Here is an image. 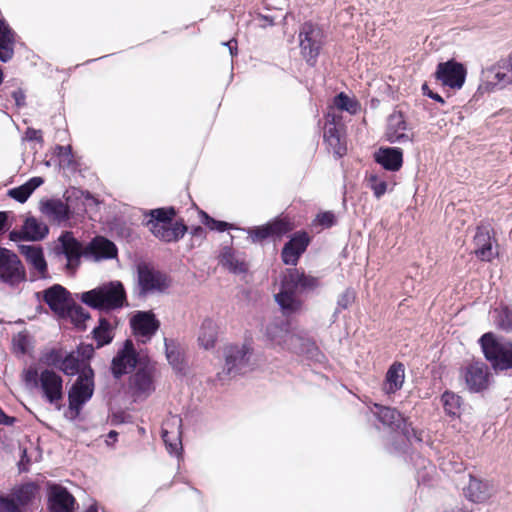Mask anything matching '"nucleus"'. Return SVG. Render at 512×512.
I'll return each mask as SVG.
<instances>
[{
    "label": "nucleus",
    "mask_w": 512,
    "mask_h": 512,
    "mask_svg": "<svg viewBox=\"0 0 512 512\" xmlns=\"http://www.w3.org/2000/svg\"><path fill=\"white\" fill-rule=\"evenodd\" d=\"M23 227L26 240L28 241H41L49 233V227L34 216L27 217L23 223Z\"/></svg>",
    "instance_id": "36"
},
{
    "label": "nucleus",
    "mask_w": 512,
    "mask_h": 512,
    "mask_svg": "<svg viewBox=\"0 0 512 512\" xmlns=\"http://www.w3.org/2000/svg\"><path fill=\"white\" fill-rule=\"evenodd\" d=\"M466 74V68L462 63L448 60L437 65L435 77L445 87L460 89L465 83Z\"/></svg>",
    "instance_id": "14"
},
{
    "label": "nucleus",
    "mask_w": 512,
    "mask_h": 512,
    "mask_svg": "<svg viewBox=\"0 0 512 512\" xmlns=\"http://www.w3.org/2000/svg\"><path fill=\"white\" fill-rule=\"evenodd\" d=\"M36 486L32 483H26L16 488L12 495L18 505L25 506L29 504L35 496Z\"/></svg>",
    "instance_id": "41"
},
{
    "label": "nucleus",
    "mask_w": 512,
    "mask_h": 512,
    "mask_svg": "<svg viewBox=\"0 0 512 512\" xmlns=\"http://www.w3.org/2000/svg\"><path fill=\"white\" fill-rule=\"evenodd\" d=\"M35 296L38 300L43 301L56 314H64L68 307L70 293L60 284H54L51 287L36 292Z\"/></svg>",
    "instance_id": "20"
},
{
    "label": "nucleus",
    "mask_w": 512,
    "mask_h": 512,
    "mask_svg": "<svg viewBox=\"0 0 512 512\" xmlns=\"http://www.w3.org/2000/svg\"><path fill=\"white\" fill-rule=\"evenodd\" d=\"M170 286L169 277L146 263L137 266L138 296L145 298L148 295L161 294Z\"/></svg>",
    "instance_id": "8"
},
{
    "label": "nucleus",
    "mask_w": 512,
    "mask_h": 512,
    "mask_svg": "<svg viewBox=\"0 0 512 512\" xmlns=\"http://www.w3.org/2000/svg\"><path fill=\"white\" fill-rule=\"evenodd\" d=\"M405 380V367L400 362L393 363L386 372L383 391L386 394H394L400 390Z\"/></svg>",
    "instance_id": "31"
},
{
    "label": "nucleus",
    "mask_w": 512,
    "mask_h": 512,
    "mask_svg": "<svg viewBox=\"0 0 512 512\" xmlns=\"http://www.w3.org/2000/svg\"><path fill=\"white\" fill-rule=\"evenodd\" d=\"M93 335L97 341V347L109 344L113 339L110 322L105 318H100L98 326L93 329Z\"/></svg>",
    "instance_id": "40"
},
{
    "label": "nucleus",
    "mask_w": 512,
    "mask_h": 512,
    "mask_svg": "<svg viewBox=\"0 0 512 512\" xmlns=\"http://www.w3.org/2000/svg\"><path fill=\"white\" fill-rule=\"evenodd\" d=\"M323 137L336 157H342L346 153V145L338 128L336 115H327Z\"/></svg>",
    "instance_id": "24"
},
{
    "label": "nucleus",
    "mask_w": 512,
    "mask_h": 512,
    "mask_svg": "<svg viewBox=\"0 0 512 512\" xmlns=\"http://www.w3.org/2000/svg\"><path fill=\"white\" fill-rule=\"evenodd\" d=\"M84 247L85 258L95 262L115 259L118 255L117 246L104 236L94 237Z\"/></svg>",
    "instance_id": "17"
},
{
    "label": "nucleus",
    "mask_w": 512,
    "mask_h": 512,
    "mask_svg": "<svg viewBox=\"0 0 512 512\" xmlns=\"http://www.w3.org/2000/svg\"><path fill=\"white\" fill-rule=\"evenodd\" d=\"M23 381L26 386L30 388H38L40 383V373L37 368L31 366L25 369L23 372Z\"/></svg>",
    "instance_id": "50"
},
{
    "label": "nucleus",
    "mask_w": 512,
    "mask_h": 512,
    "mask_svg": "<svg viewBox=\"0 0 512 512\" xmlns=\"http://www.w3.org/2000/svg\"><path fill=\"white\" fill-rule=\"evenodd\" d=\"M175 215L173 207L152 209L146 213L149 219L145 225L157 239L167 243L177 242L183 238L188 227L182 221L173 222Z\"/></svg>",
    "instance_id": "2"
},
{
    "label": "nucleus",
    "mask_w": 512,
    "mask_h": 512,
    "mask_svg": "<svg viewBox=\"0 0 512 512\" xmlns=\"http://www.w3.org/2000/svg\"><path fill=\"white\" fill-rule=\"evenodd\" d=\"M202 222L210 230H215L218 232H224L225 230L232 228V226L227 222L216 220L205 212H202Z\"/></svg>",
    "instance_id": "48"
},
{
    "label": "nucleus",
    "mask_w": 512,
    "mask_h": 512,
    "mask_svg": "<svg viewBox=\"0 0 512 512\" xmlns=\"http://www.w3.org/2000/svg\"><path fill=\"white\" fill-rule=\"evenodd\" d=\"M310 238L305 231L294 233L290 240L284 244L281 259L284 264L296 266L301 255L306 251Z\"/></svg>",
    "instance_id": "18"
},
{
    "label": "nucleus",
    "mask_w": 512,
    "mask_h": 512,
    "mask_svg": "<svg viewBox=\"0 0 512 512\" xmlns=\"http://www.w3.org/2000/svg\"><path fill=\"white\" fill-rule=\"evenodd\" d=\"M253 349L250 345L227 344L223 348L224 366L217 373L216 380L224 385L228 380L238 375H244L255 368L252 361Z\"/></svg>",
    "instance_id": "3"
},
{
    "label": "nucleus",
    "mask_w": 512,
    "mask_h": 512,
    "mask_svg": "<svg viewBox=\"0 0 512 512\" xmlns=\"http://www.w3.org/2000/svg\"><path fill=\"white\" fill-rule=\"evenodd\" d=\"M73 313L77 321L84 322L89 318V313L81 306L76 307Z\"/></svg>",
    "instance_id": "61"
},
{
    "label": "nucleus",
    "mask_w": 512,
    "mask_h": 512,
    "mask_svg": "<svg viewBox=\"0 0 512 512\" xmlns=\"http://www.w3.org/2000/svg\"><path fill=\"white\" fill-rule=\"evenodd\" d=\"M301 54L310 66H314L323 45V31L311 22H305L299 30Z\"/></svg>",
    "instance_id": "9"
},
{
    "label": "nucleus",
    "mask_w": 512,
    "mask_h": 512,
    "mask_svg": "<svg viewBox=\"0 0 512 512\" xmlns=\"http://www.w3.org/2000/svg\"><path fill=\"white\" fill-rule=\"evenodd\" d=\"M80 300L93 309L114 310L124 305L126 293L121 282L112 281L83 292Z\"/></svg>",
    "instance_id": "4"
},
{
    "label": "nucleus",
    "mask_w": 512,
    "mask_h": 512,
    "mask_svg": "<svg viewBox=\"0 0 512 512\" xmlns=\"http://www.w3.org/2000/svg\"><path fill=\"white\" fill-rule=\"evenodd\" d=\"M355 299L354 291L351 289H347L343 292L337 300V306L340 309H347Z\"/></svg>",
    "instance_id": "52"
},
{
    "label": "nucleus",
    "mask_w": 512,
    "mask_h": 512,
    "mask_svg": "<svg viewBox=\"0 0 512 512\" xmlns=\"http://www.w3.org/2000/svg\"><path fill=\"white\" fill-rule=\"evenodd\" d=\"M290 323L285 320H274L267 324L265 328V336L273 347L281 350L299 348L293 343L294 340H303L301 334H291Z\"/></svg>",
    "instance_id": "11"
},
{
    "label": "nucleus",
    "mask_w": 512,
    "mask_h": 512,
    "mask_svg": "<svg viewBox=\"0 0 512 512\" xmlns=\"http://www.w3.org/2000/svg\"><path fill=\"white\" fill-rule=\"evenodd\" d=\"M131 388L137 397H148L155 390L150 371L147 369H139L131 377Z\"/></svg>",
    "instance_id": "32"
},
{
    "label": "nucleus",
    "mask_w": 512,
    "mask_h": 512,
    "mask_svg": "<svg viewBox=\"0 0 512 512\" xmlns=\"http://www.w3.org/2000/svg\"><path fill=\"white\" fill-rule=\"evenodd\" d=\"M63 359L61 349L52 348L42 352L40 356V362L46 366L59 368Z\"/></svg>",
    "instance_id": "43"
},
{
    "label": "nucleus",
    "mask_w": 512,
    "mask_h": 512,
    "mask_svg": "<svg viewBox=\"0 0 512 512\" xmlns=\"http://www.w3.org/2000/svg\"><path fill=\"white\" fill-rule=\"evenodd\" d=\"M192 237L199 241H202L206 237V231L202 226H194L190 231Z\"/></svg>",
    "instance_id": "58"
},
{
    "label": "nucleus",
    "mask_w": 512,
    "mask_h": 512,
    "mask_svg": "<svg viewBox=\"0 0 512 512\" xmlns=\"http://www.w3.org/2000/svg\"><path fill=\"white\" fill-rule=\"evenodd\" d=\"M320 279L297 268H289L281 283V290L275 295V300L285 315L297 312L302 302L296 292H311L319 288Z\"/></svg>",
    "instance_id": "1"
},
{
    "label": "nucleus",
    "mask_w": 512,
    "mask_h": 512,
    "mask_svg": "<svg viewBox=\"0 0 512 512\" xmlns=\"http://www.w3.org/2000/svg\"><path fill=\"white\" fill-rule=\"evenodd\" d=\"M0 279L10 286H16L26 279V271L19 257L3 247H0Z\"/></svg>",
    "instance_id": "12"
},
{
    "label": "nucleus",
    "mask_w": 512,
    "mask_h": 512,
    "mask_svg": "<svg viewBox=\"0 0 512 512\" xmlns=\"http://www.w3.org/2000/svg\"><path fill=\"white\" fill-rule=\"evenodd\" d=\"M43 183L44 180L42 177H32L23 185L10 189L8 195L19 203H24L28 200L30 195Z\"/></svg>",
    "instance_id": "38"
},
{
    "label": "nucleus",
    "mask_w": 512,
    "mask_h": 512,
    "mask_svg": "<svg viewBox=\"0 0 512 512\" xmlns=\"http://www.w3.org/2000/svg\"><path fill=\"white\" fill-rule=\"evenodd\" d=\"M48 502L50 512H73L75 498L65 487L54 485L50 488Z\"/></svg>",
    "instance_id": "28"
},
{
    "label": "nucleus",
    "mask_w": 512,
    "mask_h": 512,
    "mask_svg": "<svg viewBox=\"0 0 512 512\" xmlns=\"http://www.w3.org/2000/svg\"><path fill=\"white\" fill-rule=\"evenodd\" d=\"M422 90H423V94L428 96L429 98H431L437 102L444 103V99L439 94L431 91L427 84H424L422 86Z\"/></svg>",
    "instance_id": "60"
},
{
    "label": "nucleus",
    "mask_w": 512,
    "mask_h": 512,
    "mask_svg": "<svg viewBox=\"0 0 512 512\" xmlns=\"http://www.w3.org/2000/svg\"><path fill=\"white\" fill-rule=\"evenodd\" d=\"M25 139L28 141L43 142L41 131L34 128H27L25 132Z\"/></svg>",
    "instance_id": "55"
},
{
    "label": "nucleus",
    "mask_w": 512,
    "mask_h": 512,
    "mask_svg": "<svg viewBox=\"0 0 512 512\" xmlns=\"http://www.w3.org/2000/svg\"><path fill=\"white\" fill-rule=\"evenodd\" d=\"M258 18L261 21L259 26L262 27V28H266L268 26L274 25V17H272V16H267V15H261L260 14Z\"/></svg>",
    "instance_id": "62"
},
{
    "label": "nucleus",
    "mask_w": 512,
    "mask_h": 512,
    "mask_svg": "<svg viewBox=\"0 0 512 512\" xmlns=\"http://www.w3.org/2000/svg\"><path fill=\"white\" fill-rule=\"evenodd\" d=\"M475 254L482 261H491L495 256L491 237L487 230L478 229L474 236Z\"/></svg>",
    "instance_id": "34"
},
{
    "label": "nucleus",
    "mask_w": 512,
    "mask_h": 512,
    "mask_svg": "<svg viewBox=\"0 0 512 512\" xmlns=\"http://www.w3.org/2000/svg\"><path fill=\"white\" fill-rule=\"evenodd\" d=\"M137 364V353L131 340H126L124 346L112 360L111 370L118 379L132 371Z\"/></svg>",
    "instance_id": "21"
},
{
    "label": "nucleus",
    "mask_w": 512,
    "mask_h": 512,
    "mask_svg": "<svg viewBox=\"0 0 512 512\" xmlns=\"http://www.w3.org/2000/svg\"><path fill=\"white\" fill-rule=\"evenodd\" d=\"M43 398L57 409H60V402L63 400V379L53 370L44 369L40 372V383Z\"/></svg>",
    "instance_id": "13"
},
{
    "label": "nucleus",
    "mask_w": 512,
    "mask_h": 512,
    "mask_svg": "<svg viewBox=\"0 0 512 512\" xmlns=\"http://www.w3.org/2000/svg\"><path fill=\"white\" fill-rule=\"evenodd\" d=\"M291 230L289 222L274 220L262 226H256L247 230L253 243L267 239L268 237H281Z\"/></svg>",
    "instance_id": "25"
},
{
    "label": "nucleus",
    "mask_w": 512,
    "mask_h": 512,
    "mask_svg": "<svg viewBox=\"0 0 512 512\" xmlns=\"http://www.w3.org/2000/svg\"><path fill=\"white\" fill-rule=\"evenodd\" d=\"M130 326L137 337H142V342L149 341L160 327V321L152 311H137L130 319Z\"/></svg>",
    "instance_id": "16"
},
{
    "label": "nucleus",
    "mask_w": 512,
    "mask_h": 512,
    "mask_svg": "<svg viewBox=\"0 0 512 512\" xmlns=\"http://www.w3.org/2000/svg\"><path fill=\"white\" fill-rule=\"evenodd\" d=\"M19 252L25 257L27 263L37 272L39 278H49L47 262L41 246L20 245Z\"/></svg>",
    "instance_id": "27"
},
{
    "label": "nucleus",
    "mask_w": 512,
    "mask_h": 512,
    "mask_svg": "<svg viewBox=\"0 0 512 512\" xmlns=\"http://www.w3.org/2000/svg\"><path fill=\"white\" fill-rule=\"evenodd\" d=\"M94 372L90 366L84 368L68 392L69 411L65 416L75 420L83 406L92 398L94 393Z\"/></svg>",
    "instance_id": "7"
},
{
    "label": "nucleus",
    "mask_w": 512,
    "mask_h": 512,
    "mask_svg": "<svg viewBox=\"0 0 512 512\" xmlns=\"http://www.w3.org/2000/svg\"><path fill=\"white\" fill-rule=\"evenodd\" d=\"M0 512H22L14 499L0 495Z\"/></svg>",
    "instance_id": "51"
},
{
    "label": "nucleus",
    "mask_w": 512,
    "mask_h": 512,
    "mask_svg": "<svg viewBox=\"0 0 512 512\" xmlns=\"http://www.w3.org/2000/svg\"><path fill=\"white\" fill-rule=\"evenodd\" d=\"M39 210L50 222L58 225L67 222L72 216L68 203L58 198L40 201Z\"/></svg>",
    "instance_id": "23"
},
{
    "label": "nucleus",
    "mask_w": 512,
    "mask_h": 512,
    "mask_svg": "<svg viewBox=\"0 0 512 512\" xmlns=\"http://www.w3.org/2000/svg\"><path fill=\"white\" fill-rule=\"evenodd\" d=\"M291 334H301L303 340H294L293 343L299 348V350L285 349L291 353L304 356L306 359L313 360L316 362H322L324 355L317 347L315 341L308 335L305 330L293 328Z\"/></svg>",
    "instance_id": "26"
},
{
    "label": "nucleus",
    "mask_w": 512,
    "mask_h": 512,
    "mask_svg": "<svg viewBox=\"0 0 512 512\" xmlns=\"http://www.w3.org/2000/svg\"><path fill=\"white\" fill-rule=\"evenodd\" d=\"M335 221V215L330 211L322 212L317 215V222L322 227L329 228L335 224Z\"/></svg>",
    "instance_id": "53"
},
{
    "label": "nucleus",
    "mask_w": 512,
    "mask_h": 512,
    "mask_svg": "<svg viewBox=\"0 0 512 512\" xmlns=\"http://www.w3.org/2000/svg\"><path fill=\"white\" fill-rule=\"evenodd\" d=\"M464 379L471 392H480L489 386V369L482 361L469 364L464 369Z\"/></svg>",
    "instance_id": "22"
},
{
    "label": "nucleus",
    "mask_w": 512,
    "mask_h": 512,
    "mask_svg": "<svg viewBox=\"0 0 512 512\" xmlns=\"http://www.w3.org/2000/svg\"><path fill=\"white\" fill-rule=\"evenodd\" d=\"M15 421L14 417L8 416L3 412V416H0V424L12 425Z\"/></svg>",
    "instance_id": "64"
},
{
    "label": "nucleus",
    "mask_w": 512,
    "mask_h": 512,
    "mask_svg": "<svg viewBox=\"0 0 512 512\" xmlns=\"http://www.w3.org/2000/svg\"><path fill=\"white\" fill-rule=\"evenodd\" d=\"M30 344L29 337L26 333L20 332L13 338L14 351L19 355H25L28 352Z\"/></svg>",
    "instance_id": "49"
},
{
    "label": "nucleus",
    "mask_w": 512,
    "mask_h": 512,
    "mask_svg": "<svg viewBox=\"0 0 512 512\" xmlns=\"http://www.w3.org/2000/svg\"><path fill=\"white\" fill-rule=\"evenodd\" d=\"M494 492L495 489L490 482L470 477L465 495L474 503H483L487 501Z\"/></svg>",
    "instance_id": "30"
},
{
    "label": "nucleus",
    "mask_w": 512,
    "mask_h": 512,
    "mask_svg": "<svg viewBox=\"0 0 512 512\" xmlns=\"http://www.w3.org/2000/svg\"><path fill=\"white\" fill-rule=\"evenodd\" d=\"M487 90L503 89L512 84V54L507 60H501L483 73Z\"/></svg>",
    "instance_id": "15"
},
{
    "label": "nucleus",
    "mask_w": 512,
    "mask_h": 512,
    "mask_svg": "<svg viewBox=\"0 0 512 512\" xmlns=\"http://www.w3.org/2000/svg\"><path fill=\"white\" fill-rule=\"evenodd\" d=\"M219 262L222 266L234 274L246 273L248 269L244 258L239 254H236L235 251L229 246L222 248L219 256Z\"/></svg>",
    "instance_id": "33"
},
{
    "label": "nucleus",
    "mask_w": 512,
    "mask_h": 512,
    "mask_svg": "<svg viewBox=\"0 0 512 512\" xmlns=\"http://www.w3.org/2000/svg\"><path fill=\"white\" fill-rule=\"evenodd\" d=\"M10 212L0 211V234L8 230L11 224L8 222Z\"/></svg>",
    "instance_id": "56"
},
{
    "label": "nucleus",
    "mask_w": 512,
    "mask_h": 512,
    "mask_svg": "<svg viewBox=\"0 0 512 512\" xmlns=\"http://www.w3.org/2000/svg\"><path fill=\"white\" fill-rule=\"evenodd\" d=\"M56 154L58 157L60 158H63L65 160H67L68 162L71 161V157H72V148L71 146H61V145H57L56 146Z\"/></svg>",
    "instance_id": "54"
},
{
    "label": "nucleus",
    "mask_w": 512,
    "mask_h": 512,
    "mask_svg": "<svg viewBox=\"0 0 512 512\" xmlns=\"http://www.w3.org/2000/svg\"><path fill=\"white\" fill-rule=\"evenodd\" d=\"M375 161L388 171H398L403 164V152L398 147L380 148L374 155Z\"/></svg>",
    "instance_id": "29"
},
{
    "label": "nucleus",
    "mask_w": 512,
    "mask_h": 512,
    "mask_svg": "<svg viewBox=\"0 0 512 512\" xmlns=\"http://www.w3.org/2000/svg\"><path fill=\"white\" fill-rule=\"evenodd\" d=\"M368 186L373 191L374 196L378 199L387 191V182L374 174L368 177Z\"/></svg>",
    "instance_id": "47"
},
{
    "label": "nucleus",
    "mask_w": 512,
    "mask_h": 512,
    "mask_svg": "<svg viewBox=\"0 0 512 512\" xmlns=\"http://www.w3.org/2000/svg\"><path fill=\"white\" fill-rule=\"evenodd\" d=\"M485 359L495 370L512 369V342L493 332L484 333L478 340Z\"/></svg>",
    "instance_id": "5"
},
{
    "label": "nucleus",
    "mask_w": 512,
    "mask_h": 512,
    "mask_svg": "<svg viewBox=\"0 0 512 512\" xmlns=\"http://www.w3.org/2000/svg\"><path fill=\"white\" fill-rule=\"evenodd\" d=\"M334 105L342 110L347 111L351 114L356 113L358 105L357 103L352 100L349 96H347L345 93L341 92L339 93L335 99H334Z\"/></svg>",
    "instance_id": "46"
},
{
    "label": "nucleus",
    "mask_w": 512,
    "mask_h": 512,
    "mask_svg": "<svg viewBox=\"0 0 512 512\" xmlns=\"http://www.w3.org/2000/svg\"><path fill=\"white\" fill-rule=\"evenodd\" d=\"M58 369L68 376H74L79 373V359L70 353L63 357Z\"/></svg>",
    "instance_id": "44"
},
{
    "label": "nucleus",
    "mask_w": 512,
    "mask_h": 512,
    "mask_svg": "<svg viewBox=\"0 0 512 512\" xmlns=\"http://www.w3.org/2000/svg\"><path fill=\"white\" fill-rule=\"evenodd\" d=\"M373 413L383 425L390 427L393 431L400 434L402 442H411L412 438L421 440L417 437L416 431L396 409L376 404Z\"/></svg>",
    "instance_id": "10"
},
{
    "label": "nucleus",
    "mask_w": 512,
    "mask_h": 512,
    "mask_svg": "<svg viewBox=\"0 0 512 512\" xmlns=\"http://www.w3.org/2000/svg\"><path fill=\"white\" fill-rule=\"evenodd\" d=\"M162 439L166 445L167 450L170 454L178 455L182 450V443L180 440V434L171 436L165 429L162 430Z\"/></svg>",
    "instance_id": "45"
},
{
    "label": "nucleus",
    "mask_w": 512,
    "mask_h": 512,
    "mask_svg": "<svg viewBox=\"0 0 512 512\" xmlns=\"http://www.w3.org/2000/svg\"><path fill=\"white\" fill-rule=\"evenodd\" d=\"M217 325L212 319H205L200 327L198 334V343L201 347L208 350L215 346L217 340Z\"/></svg>",
    "instance_id": "37"
},
{
    "label": "nucleus",
    "mask_w": 512,
    "mask_h": 512,
    "mask_svg": "<svg viewBox=\"0 0 512 512\" xmlns=\"http://www.w3.org/2000/svg\"><path fill=\"white\" fill-rule=\"evenodd\" d=\"M165 353L169 364L178 372H182L185 368L183 355L179 350L175 341L165 338Z\"/></svg>",
    "instance_id": "39"
},
{
    "label": "nucleus",
    "mask_w": 512,
    "mask_h": 512,
    "mask_svg": "<svg viewBox=\"0 0 512 512\" xmlns=\"http://www.w3.org/2000/svg\"><path fill=\"white\" fill-rule=\"evenodd\" d=\"M222 44L224 46L228 47L229 52H230L232 57L237 54V41H236V39L233 38V39H231V40H229L227 42H223Z\"/></svg>",
    "instance_id": "63"
},
{
    "label": "nucleus",
    "mask_w": 512,
    "mask_h": 512,
    "mask_svg": "<svg viewBox=\"0 0 512 512\" xmlns=\"http://www.w3.org/2000/svg\"><path fill=\"white\" fill-rule=\"evenodd\" d=\"M445 412L450 416H458L461 406V398L453 392L446 391L441 397Z\"/></svg>",
    "instance_id": "42"
},
{
    "label": "nucleus",
    "mask_w": 512,
    "mask_h": 512,
    "mask_svg": "<svg viewBox=\"0 0 512 512\" xmlns=\"http://www.w3.org/2000/svg\"><path fill=\"white\" fill-rule=\"evenodd\" d=\"M53 255L67 274L74 275L85 257V247L72 232L64 231L53 247Z\"/></svg>",
    "instance_id": "6"
},
{
    "label": "nucleus",
    "mask_w": 512,
    "mask_h": 512,
    "mask_svg": "<svg viewBox=\"0 0 512 512\" xmlns=\"http://www.w3.org/2000/svg\"><path fill=\"white\" fill-rule=\"evenodd\" d=\"M12 98L15 100V103L18 107H22L25 105V93L22 89H17L13 91Z\"/></svg>",
    "instance_id": "57"
},
{
    "label": "nucleus",
    "mask_w": 512,
    "mask_h": 512,
    "mask_svg": "<svg viewBox=\"0 0 512 512\" xmlns=\"http://www.w3.org/2000/svg\"><path fill=\"white\" fill-rule=\"evenodd\" d=\"M9 239L13 242H18L21 240H26V234H24V227L22 226L21 230H12L9 233Z\"/></svg>",
    "instance_id": "59"
},
{
    "label": "nucleus",
    "mask_w": 512,
    "mask_h": 512,
    "mask_svg": "<svg viewBox=\"0 0 512 512\" xmlns=\"http://www.w3.org/2000/svg\"><path fill=\"white\" fill-rule=\"evenodd\" d=\"M386 138L392 144L413 142L414 134L409 131L405 117L401 112H394L388 117Z\"/></svg>",
    "instance_id": "19"
},
{
    "label": "nucleus",
    "mask_w": 512,
    "mask_h": 512,
    "mask_svg": "<svg viewBox=\"0 0 512 512\" xmlns=\"http://www.w3.org/2000/svg\"><path fill=\"white\" fill-rule=\"evenodd\" d=\"M14 32L9 25L0 19V60L4 63L10 61L14 55Z\"/></svg>",
    "instance_id": "35"
}]
</instances>
